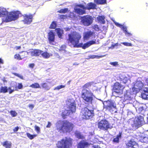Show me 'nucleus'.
<instances>
[{
  "label": "nucleus",
  "instance_id": "1",
  "mask_svg": "<svg viewBox=\"0 0 148 148\" xmlns=\"http://www.w3.org/2000/svg\"><path fill=\"white\" fill-rule=\"evenodd\" d=\"M73 140L71 138L65 137L58 141L56 145L58 148H71Z\"/></svg>",
  "mask_w": 148,
  "mask_h": 148
},
{
  "label": "nucleus",
  "instance_id": "64",
  "mask_svg": "<svg viewBox=\"0 0 148 148\" xmlns=\"http://www.w3.org/2000/svg\"><path fill=\"white\" fill-rule=\"evenodd\" d=\"M93 148H101L99 147L98 145H93Z\"/></svg>",
  "mask_w": 148,
  "mask_h": 148
},
{
  "label": "nucleus",
  "instance_id": "51",
  "mask_svg": "<svg viewBox=\"0 0 148 148\" xmlns=\"http://www.w3.org/2000/svg\"><path fill=\"white\" fill-rule=\"evenodd\" d=\"M8 90H9V94L12 93L14 90V89H12L11 87H9L8 88Z\"/></svg>",
  "mask_w": 148,
  "mask_h": 148
},
{
  "label": "nucleus",
  "instance_id": "39",
  "mask_svg": "<svg viewBox=\"0 0 148 148\" xmlns=\"http://www.w3.org/2000/svg\"><path fill=\"white\" fill-rule=\"evenodd\" d=\"M23 87V85L21 83L18 84V86H16L15 87V90H18V89H21Z\"/></svg>",
  "mask_w": 148,
  "mask_h": 148
},
{
  "label": "nucleus",
  "instance_id": "30",
  "mask_svg": "<svg viewBox=\"0 0 148 148\" xmlns=\"http://www.w3.org/2000/svg\"><path fill=\"white\" fill-rule=\"evenodd\" d=\"M41 55L43 58L45 59L48 58L51 56L50 54L46 51L42 52Z\"/></svg>",
  "mask_w": 148,
  "mask_h": 148
},
{
  "label": "nucleus",
  "instance_id": "25",
  "mask_svg": "<svg viewBox=\"0 0 148 148\" xmlns=\"http://www.w3.org/2000/svg\"><path fill=\"white\" fill-rule=\"evenodd\" d=\"M85 10L79 8H75V12L79 15H83L86 13Z\"/></svg>",
  "mask_w": 148,
  "mask_h": 148
},
{
  "label": "nucleus",
  "instance_id": "28",
  "mask_svg": "<svg viewBox=\"0 0 148 148\" xmlns=\"http://www.w3.org/2000/svg\"><path fill=\"white\" fill-rule=\"evenodd\" d=\"M76 137L78 139H82L84 138V136L81 134V133L77 131L75 132Z\"/></svg>",
  "mask_w": 148,
  "mask_h": 148
},
{
  "label": "nucleus",
  "instance_id": "44",
  "mask_svg": "<svg viewBox=\"0 0 148 148\" xmlns=\"http://www.w3.org/2000/svg\"><path fill=\"white\" fill-rule=\"evenodd\" d=\"M14 58L18 60H21L23 58H21L20 55L18 54H16L14 56Z\"/></svg>",
  "mask_w": 148,
  "mask_h": 148
},
{
  "label": "nucleus",
  "instance_id": "54",
  "mask_svg": "<svg viewBox=\"0 0 148 148\" xmlns=\"http://www.w3.org/2000/svg\"><path fill=\"white\" fill-rule=\"evenodd\" d=\"M115 24L117 27H121L122 26V25L119 24L118 23L116 22H114Z\"/></svg>",
  "mask_w": 148,
  "mask_h": 148
},
{
  "label": "nucleus",
  "instance_id": "56",
  "mask_svg": "<svg viewBox=\"0 0 148 148\" xmlns=\"http://www.w3.org/2000/svg\"><path fill=\"white\" fill-rule=\"evenodd\" d=\"M19 129V127L18 126H17L15 127L13 129V131L14 132H17L18 130Z\"/></svg>",
  "mask_w": 148,
  "mask_h": 148
},
{
  "label": "nucleus",
  "instance_id": "34",
  "mask_svg": "<svg viewBox=\"0 0 148 148\" xmlns=\"http://www.w3.org/2000/svg\"><path fill=\"white\" fill-rule=\"evenodd\" d=\"M97 4H104L106 3V0H94Z\"/></svg>",
  "mask_w": 148,
  "mask_h": 148
},
{
  "label": "nucleus",
  "instance_id": "22",
  "mask_svg": "<svg viewBox=\"0 0 148 148\" xmlns=\"http://www.w3.org/2000/svg\"><path fill=\"white\" fill-rule=\"evenodd\" d=\"M90 46L89 45L88 42H87L84 44H83V43H79L78 44H76V45H75V47H82L84 49H85L87 48L88 47Z\"/></svg>",
  "mask_w": 148,
  "mask_h": 148
},
{
  "label": "nucleus",
  "instance_id": "36",
  "mask_svg": "<svg viewBox=\"0 0 148 148\" xmlns=\"http://www.w3.org/2000/svg\"><path fill=\"white\" fill-rule=\"evenodd\" d=\"M29 87L34 88H40L39 84L37 83H35L34 84H32L29 86Z\"/></svg>",
  "mask_w": 148,
  "mask_h": 148
},
{
  "label": "nucleus",
  "instance_id": "27",
  "mask_svg": "<svg viewBox=\"0 0 148 148\" xmlns=\"http://www.w3.org/2000/svg\"><path fill=\"white\" fill-rule=\"evenodd\" d=\"M122 134V132H119L118 134L116 136V137L114 138L113 140V142L117 143H119V139L121 138Z\"/></svg>",
  "mask_w": 148,
  "mask_h": 148
},
{
  "label": "nucleus",
  "instance_id": "49",
  "mask_svg": "<svg viewBox=\"0 0 148 148\" xmlns=\"http://www.w3.org/2000/svg\"><path fill=\"white\" fill-rule=\"evenodd\" d=\"M88 42V43L89 46H90L92 45L95 44L96 43L95 41L93 40L90 41Z\"/></svg>",
  "mask_w": 148,
  "mask_h": 148
},
{
  "label": "nucleus",
  "instance_id": "61",
  "mask_svg": "<svg viewBox=\"0 0 148 148\" xmlns=\"http://www.w3.org/2000/svg\"><path fill=\"white\" fill-rule=\"evenodd\" d=\"M34 64L32 63V64H29V67L32 68H33V67L34 66Z\"/></svg>",
  "mask_w": 148,
  "mask_h": 148
},
{
  "label": "nucleus",
  "instance_id": "62",
  "mask_svg": "<svg viewBox=\"0 0 148 148\" xmlns=\"http://www.w3.org/2000/svg\"><path fill=\"white\" fill-rule=\"evenodd\" d=\"M114 45H112L111 46L109 47L108 48L109 49H113L114 48Z\"/></svg>",
  "mask_w": 148,
  "mask_h": 148
},
{
  "label": "nucleus",
  "instance_id": "15",
  "mask_svg": "<svg viewBox=\"0 0 148 148\" xmlns=\"http://www.w3.org/2000/svg\"><path fill=\"white\" fill-rule=\"evenodd\" d=\"M129 80V78L125 75L120 74L119 77V80L121 83L126 84Z\"/></svg>",
  "mask_w": 148,
  "mask_h": 148
},
{
  "label": "nucleus",
  "instance_id": "23",
  "mask_svg": "<svg viewBox=\"0 0 148 148\" xmlns=\"http://www.w3.org/2000/svg\"><path fill=\"white\" fill-rule=\"evenodd\" d=\"M55 30L58 37L61 39L62 38L63 34H64L63 30L60 28H56Z\"/></svg>",
  "mask_w": 148,
  "mask_h": 148
},
{
  "label": "nucleus",
  "instance_id": "9",
  "mask_svg": "<svg viewBox=\"0 0 148 148\" xmlns=\"http://www.w3.org/2000/svg\"><path fill=\"white\" fill-rule=\"evenodd\" d=\"M124 88L125 87L120 83L116 82L113 85V89L114 90V92L121 94L123 93Z\"/></svg>",
  "mask_w": 148,
  "mask_h": 148
},
{
  "label": "nucleus",
  "instance_id": "12",
  "mask_svg": "<svg viewBox=\"0 0 148 148\" xmlns=\"http://www.w3.org/2000/svg\"><path fill=\"white\" fill-rule=\"evenodd\" d=\"M48 39L49 40V43L53 45L54 44L53 43L55 40V35L53 32L52 30H51L48 33Z\"/></svg>",
  "mask_w": 148,
  "mask_h": 148
},
{
  "label": "nucleus",
  "instance_id": "20",
  "mask_svg": "<svg viewBox=\"0 0 148 148\" xmlns=\"http://www.w3.org/2000/svg\"><path fill=\"white\" fill-rule=\"evenodd\" d=\"M8 12L5 8L0 7V17L5 16L8 14Z\"/></svg>",
  "mask_w": 148,
  "mask_h": 148
},
{
  "label": "nucleus",
  "instance_id": "55",
  "mask_svg": "<svg viewBox=\"0 0 148 148\" xmlns=\"http://www.w3.org/2000/svg\"><path fill=\"white\" fill-rule=\"evenodd\" d=\"M59 16L60 18L64 19L66 17V16L64 15H60Z\"/></svg>",
  "mask_w": 148,
  "mask_h": 148
},
{
  "label": "nucleus",
  "instance_id": "3",
  "mask_svg": "<svg viewBox=\"0 0 148 148\" xmlns=\"http://www.w3.org/2000/svg\"><path fill=\"white\" fill-rule=\"evenodd\" d=\"M93 110H89L88 108H82L81 110L80 115L83 119L88 120L92 119L94 116Z\"/></svg>",
  "mask_w": 148,
  "mask_h": 148
},
{
  "label": "nucleus",
  "instance_id": "35",
  "mask_svg": "<svg viewBox=\"0 0 148 148\" xmlns=\"http://www.w3.org/2000/svg\"><path fill=\"white\" fill-rule=\"evenodd\" d=\"M57 23L56 21H53L51 23L49 28L51 29H55L57 27Z\"/></svg>",
  "mask_w": 148,
  "mask_h": 148
},
{
  "label": "nucleus",
  "instance_id": "7",
  "mask_svg": "<svg viewBox=\"0 0 148 148\" xmlns=\"http://www.w3.org/2000/svg\"><path fill=\"white\" fill-rule=\"evenodd\" d=\"M93 94L89 90L82 92L81 96L83 99L87 103H92L93 100Z\"/></svg>",
  "mask_w": 148,
  "mask_h": 148
},
{
  "label": "nucleus",
  "instance_id": "16",
  "mask_svg": "<svg viewBox=\"0 0 148 148\" xmlns=\"http://www.w3.org/2000/svg\"><path fill=\"white\" fill-rule=\"evenodd\" d=\"M89 145L90 144L88 142L83 140L78 143L77 147V148H85L88 147Z\"/></svg>",
  "mask_w": 148,
  "mask_h": 148
},
{
  "label": "nucleus",
  "instance_id": "47",
  "mask_svg": "<svg viewBox=\"0 0 148 148\" xmlns=\"http://www.w3.org/2000/svg\"><path fill=\"white\" fill-rule=\"evenodd\" d=\"M121 43L124 45L127 46H132V45L131 43H128L127 42H123Z\"/></svg>",
  "mask_w": 148,
  "mask_h": 148
},
{
  "label": "nucleus",
  "instance_id": "14",
  "mask_svg": "<svg viewBox=\"0 0 148 148\" xmlns=\"http://www.w3.org/2000/svg\"><path fill=\"white\" fill-rule=\"evenodd\" d=\"M136 122V123H134L136 126L138 127L141 126L144 123L143 118L141 116H137Z\"/></svg>",
  "mask_w": 148,
  "mask_h": 148
},
{
  "label": "nucleus",
  "instance_id": "29",
  "mask_svg": "<svg viewBox=\"0 0 148 148\" xmlns=\"http://www.w3.org/2000/svg\"><path fill=\"white\" fill-rule=\"evenodd\" d=\"M3 146L5 147V148H10L11 147L12 144L10 142H9L8 141H6L3 142L2 144Z\"/></svg>",
  "mask_w": 148,
  "mask_h": 148
},
{
  "label": "nucleus",
  "instance_id": "38",
  "mask_svg": "<svg viewBox=\"0 0 148 148\" xmlns=\"http://www.w3.org/2000/svg\"><path fill=\"white\" fill-rule=\"evenodd\" d=\"M68 11V9L65 8L64 9H61L58 11V12L60 13H65L67 12Z\"/></svg>",
  "mask_w": 148,
  "mask_h": 148
},
{
  "label": "nucleus",
  "instance_id": "5",
  "mask_svg": "<svg viewBox=\"0 0 148 148\" xmlns=\"http://www.w3.org/2000/svg\"><path fill=\"white\" fill-rule=\"evenodd\" d=\"M21 14V12L18 11H14L9 13L5 19V22H8L14 21L19 18Z\"/></svg>",
  "mask_w": 148,
  "mask_h": 148
},
{
  "label": "nucleus",
  "instance_id": "19",
  "mask_svg": "<svg viewBox=\"0 0 148 148\" xmlns=\"http://www.w3.org/2000/svg\"><path fill=\"white\" fill-rule=\"evenodd\" d=\"M144 86V84L141 81H138L136 82L134 85V87L138 90H140Z\"/></svg>",
  "mask_w": 148,
  "mask_h": 148
},
{
  "label": "nucleus",
  "instance_id": "2",
  "mask_svg": "<svg viewBox=\"0 0 148 148\" xmlns=\"http://www.w3.org/2000/svg\"><path fill=\"white\" fill-rule=\"evenodd\" d=\"M73 125L72 123L67 121H62V125L57 128V130L60 132H70L73 129Z\"/></svg>",
  "mask_w": 148,
  "mask_h": 148
},
{
  "label": "nucleus",
  "instance_id": "60",
  "mask_svg": "<svg viewBox=\"0 0 148 148\" xmlns=\"http://www.w3.org/2000/svg\"><path fill=\"white\" fill-rule=\"evenodd\" d=\"M108 27V26H103V31H106L107 29V28Z\"/></svg>",
  "mask_w": 148,
  "mask_h": 148
},
{
  "label": "nucleus",
  "instance_id": "58",
  "mask_svg": "<svg viewBox=\"0 0 148 148\" xmlns=\"http://www.w3.org/2000/svg\"><path fill=\"white\" fill-rule=\"evenodd\" d=\"M126 35H127L128 36H130L132 35V34L130 33L127 32V31L125 32Z\"/></svg>",
  "mask_w": 148,
  "mask_h": 148
},
{
  "label": "nucleus",
  "instance_id": "18",
  "mask_svg": "<svg viewBox=\"0 0 148 148\" xmlns=\"http://www.w3.org/2000/svg\"><path fill=\"white\" fill-rule=\"evenodd\" d=\"M94 33L91 31L85 32L83 35V39L84 40H87L92 36Z\"/></svg>",
  "mask_w": 148,
  "mask_h": 148
},
{
  "label": "nucleus",
  "instance_id": "41",
  "mask_svg": "<svg viewBox=\"0 0 148 148\" xmlns=\"http://www.w3.org/2000/svg\"><path fill=\"white\" fill-rule=\"evenodd\" d=\"M10 113L12 117H14L17 116V113L14 110H11L10 112Z\"/></svg>",
  "mask_w": 148,
  "mask_h": 148
},
{
  "label": "nucleus",
  "instance_id": "31",
  "mask_svg": "<svg viewBox=\"0 0 148 148\" xmlns=\"http://www.w3.org/2000/svg\"><path fill=\"white\" fill-rule=\"evenodd\" d=\"M8 92V88L6 86H1L0 88V92L3 93Z\"/></svg>",
  "mask_w": 148,
  "mask_h": 148
},
{
  "label": "nucleus",
  "instance_id": "63",
  "mask_svg": "<svg viewBox=\"0 0 148 148\" xmlns=\"http://www.w3.org/2000/svg\"><path fill=\"white\" fill-rule=\"evenodd\" d=\"M67 116L66 114H64L63 113V112L62 113V116L63 119H65V116Z\"/></svg>",
  "mask_w": 148,
  "mask_h": 148
},
{
  "label": "nucleus",
  "instance_id": "57",
  "mask_svg": "<svg viewBox=\"0 0 148 148\" xmlns=\"http://www.w3.org/2000/svg\"><path fill=\"white\" fill-rule=\"evenodd\" d=\"M51 123L49 121L48 122V124L46 126L47 128H49L51 127Z\"/></svg>",
  "mask_w": 148,
  "mask_h": 148
},
{
  "label": "nucleus",
  "instance_id": "21",
  "mask_svg": "<svg viewBox=\"0 0 148 148\" xmlns=\"http://www.w3.org/2000/svg\"><path fill=\"white\" fill-rule=\"evenodd\" d=\"M93 84L94 82H91L87 83L85 84L82 86L83 90L82 92H84V91H86V90H87L86 89H89V88L91 87V86Z\"/></svg>",
  "mask_w": 148,
  "mask_h": 148
},
{
  "label": "nucleus",
  "instance_id": "32",
  "mask_svg": "<svg viewBox=\"0 0 148 148\" xmlns=\"http://www.w3.org/2000/svg\"><path fill=\"white\" fill-rule=\"evenodd\" d=\"M68 40L71 43L73 44L74 42V35L72 34L69 35Z\"/></svg>",
  "mask_w": 148,
  "mask_h": 148
},
{
  "label": "nucleus",
  "instance_id": "8",
  "mask_svg": "<svg viewBox=\"0 0 148 148\" xmlns=\"http://www.w3.org/2000/svg\"><path fill=\"white\" fill-rule=\"evenodd\" d=\"M81 19V22L85 26H88L90 25L92 23L93 19L91 16L85 15L81 17L79 16Z\"/></svg>",
  "mask_w": 148,
  "mask_h": 148
},
{
  "label": "nucleus",
  "instance_id": "10",
  "mask_svg": "<svg viewBox=\"0 0 148 148\" xmlns=\"http://www.w3.org/2000/svg\"><path fill=\"white\" fill-rule=\"evenodd\" d=\"M23 19L22 20L24 24L29 25L32 22L33 15L32 14H24L22 15Z\"/></svg>",
  "mask_w": 148,
  "mask_h": 148
},
{
  "label": "nucleus",
  "instance_id": "26",
  "mask_svg": "<svg viewBox=\"0 0 148 148\" xmlns=\"http://www.w3.org/2000/svg\"><path fill=\"white\" fill-rule=\"evenodd\" d=\"M105 17L103 16H99L97 18L98 21L100 23L104 24L105 23Z\"/></svg>",
  "mask_w": 148,
  "mask_h": 148
},
{
  "label": "nucleus",
  "instance_id": "48",
  "mask_svg": "<svg viewBox=\"0 0 148 148\" xmlns=\"http://www.w3.org/2000/svg\"><path fill=\"white\" fill-rule=\"evenodd\" d=\"M34 128L35 130L38 133H39L40 132V128L38 126L36 125L34 126Z\"/></svg>",
  "mask_w": 148,
  "mask_h": 148
},
{
  "label": "nucleus",
  "instance_id": "17",
  "mask_svg": "<svg viewBox=\"0 0 148 148\" xmlns=\"http://www.w3.org/2000/svg\"><path fill=\"white\" fill-rule=\"evenodd\" d=\"M43 51L41 50L34 49L31 51L30 53L32 56H38Z\"/></svg>",
  "mask_w": 148,
  "mask_h": 148
},
{
  "label": "nucleus",
  "instance_id": "37",
  "mask_svg": "<svg viewBox=\"0 0 148 148\" xmlns=\"http://www.w3.org/2000/svg\"><path fill=\"white\" fill-rule=\"evenodd\" d=\"M26 134L28 138L30 140L33 139L37 136L36 134L32 135L29 133H27Z\"/></svg>",
  "mask_w": 148,
  "mask_h": 148
},
{
  "label": "nucleus",
  "instance_id": "4",
  "mask_svg": "<svg viewBox=\"0 0 148 148\" xmlns=\"http://www.w3.org/2000/svg\"><path fill=\"white\" fill-rule=\"evenodd\" d=\"M103 104V108L105 109L106 110H108L111 112H116V111H114L116 109V104L114 102L111 100H108L104 101Z\"/></svg>",
  "mask_w": 148,
  "mask_h": 148
},
{
  "label": "nucleus",
  "instance_id": "24",
  "mask_svg": "<svg viewBox=\"0 0 148 148\" xmlns=\"http://www.w3.org/2000/svg\"><path fill=\"white\" fill-rule=\"evenodd\" d=\"M81 37V36L79 33L75 32V45H76L77 44H79V40Z\"/></svg>",
  "mask_w": 148,
  "mask_h": 148
},
{
  "label": "nucleus",
  "instance_id": "40",
  "mask_svg": "<svg viewBox=\"0 0 148 148\" xmlns=\"http://www.w3.org/2000/svg\"><path fill=\"white\" fill-rule=\"evenodd\" d=\"M66 46L65 45H63L61 46L60 49H59V51L60 52V53H61L62 51H63L64 53L66 52Z\"/></svg>",
  "mask_w": 148,
  "mask_h": 148
},
{
  "label": "nucleus",
  "instance_id": "52",
  "mask_svg": "<svg viewBox=\"0 0 148 148\" xmlns=\"http://www.w3.org/2000/svg\"><path fill=\"white\" fill-rule=\"evenodd\" d=\"M121 28L123 30L124 32L127 31V29L126 27L123 26L122 25V27Z\"/></svg>",
  "mask_w": 148,
  "mask_h": 148
},
{
  "label": "nucleus",
  "instance_id": "42",
  "mask_svg": "<svg viewBox=\"0 0 148 148\" xmlns=\"http://www.w3.org/2000/svg\"><path fill=\"white\" fill-rule=\"evenodd\" d=\"M106 55H101L99 56H98L97 55H91L90 56V58L92 59H94L95 58H101L103 57H104L105 56H106Z\"/></svg>",
  "mask_w": 148,
  "mask_h": 148
},
{
  "label": "nucleus",
  "instance_id": "33",
  "mask_svg": "<svg viewBox=\"0 0 148 148\" xmlns=\"http://www.w3.org/2000/svg\"><path fill=\"white\" fill-rule=\"evenodd\" d=\"M41 85L42 87L46 90H48L50 89V88L49 86L46 83H42Z\"/></svg>",
  "mask_w": 148,
  "mask_h": 148
},
{
  "label": "nucleus",
  "instance_id": "59",
  "mask_svg": "<svg viewBox=\"0 0 148 148\" xmlns=\"http://www.w3.org/2000/svg\"><path fill=\"white\" fill-rule=\"evenodd\" d=\"M34 105L32 104H29V108L31 109H32L34 108Z\"/></svg>",
  "mask_w": 148,
  "mask_h": 148
},
{
  "label": "nucleus",
  "instance_id": "43",
  "mask_svg": "<svg viewBox=\"0 0 148 148\" xmlns=\"http://www.w3.org/2000/svg\"><path fill=\"white\" fill-rule=\"evenodd\" d=\"M92 28L96 31H99L100 30V27L98 25L96 24L92 26Z\"/></svg>",
  "mask_w": 148,
  "mask_h": 148
},
{
  "label": "nucleus",
  "instance_id": "50",
  "mask_svg": "<svg viewBox=\"0 0 148 148\" xmlns=\"http://www.w3.org/2000/svg\"><path fill=\"white\" fill-rule=\"evenodd\" d=\"M110 64L112 65L115 66L118 65V63L116 62H111L110 63Z\"/></svg>",
  "mask_w": 148,
  "mask_h": 148
},
{
  "label": "nucleus",
  "instance_id": "11",
  "mask_svg": "<svg viewBox=\"0 0 148 148\" xmlns=\"http://www.w3.org/2000/svg\"><path fill=\"white\" fill-rule=\"evenodd\" d=\"M76 6L79 7L83 9L90 10L91 9H95L96 5L95 3L90 2L88 4L86 7H85L84 5L82 4L78 5H77Z\"/></svg>",
  "mask_w": 148,
  "mask_h": 148
},
{
  "label": "nucleus",
  "instance_id": "53",
  "mask_svg": "<svg viewBox=\"0 0 148 148\" xmlns=\"http://www.w3.org/2000/svg\"><path fill=\"white\" fill-rule=\"evenodd\" d=\"M142 98L144 99H146L147 98V95L145 93H143L141 95Z\"/></svg>",
  "mask_w": 148,
  "mask_h": 148
},
{
  "label": "nucleus",
  "instance_id": "13",
  "mask_svg": "<svg viewBox=\"0 0 148 148\" xmlns=\"http://www.w3.org/2000/svg\"><path fill=\"white\" fill-rule=\"evenodd\" d=\"M127 148H137L138 147L137 143L132 140H130L126 144Z\"/></svg>",
  "mask_w": 148,
  "mask_h": 148
},
{
  "label": "nucleus",
  "instance_id": "46",
  "mask_svg": "<svg viewBox=\"0 0 148 148\" xmlns=\"http://www.w3.org/2000/svg\"><path fill=\"white\" fill-rule=\"evenodd\" d=\"M65 87V86L64 85H59V86H57L56 87H55L54 88V89L55 90H58L61 88H64Z\"/></svg>",
  "mask_w": 148,
  "mask_h": 148
},
{
  "label": "nucleus",
  "instance_id": "45",
  "mask_svg": "<svg viewBox=\"0 0 148 148\" xmlns=\"http://www.w3.org/2000/svg\"><path fill=\"white\" fill-rule=\"evenodd\" d=\"M12 74L16 76L19 77V78H20V79H23V76L21 75H20V74H18L16 73H12Z\"/></svg>",
  "mask_w": 148,
  "mask_h": 148
},
{
  "label": "nucleus",
  "instance_id": "6",
  "mask_svg": "<svg viewBox=\"0 0 148 148\" xmlns=\"http://www.w3.org/2000/svg\"><path fill=\"white\" fill-rule=\"evenodd\" d=\"M97 126L98 128L100 130L104 131L111 129L112 128L111 124L106 119H102L98 122Z\"/></svg>",
  "mask_w": 148,
  "mask_h": 148
}]
</instances>
